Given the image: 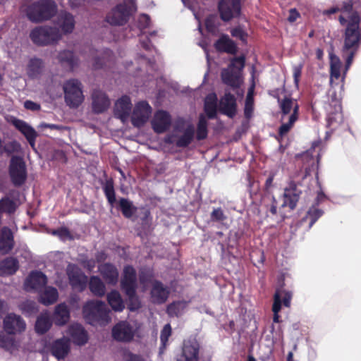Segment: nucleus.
I'll return each mask as SVG.
<instances>
[{
    "label": "nucleus",
    "instance_id": "1",
    "mask_svg": "<svg viewBox=\"0 0 361 361\" xmlns=\"http://www.w3.org/2000/svg\"><path fill=\"white\" fill-rule=\"evenodd\" d=\"M341 62L338 57L333 54H330V84L331 88L328 92L329 97L331 99L329 104L326 107V111L331 114L333 111L331 107L334 109L336 118L341 120V99L342 96L344 75L341 78Z\"/></svg>",
    "mask_w": 361,
    "mask_h": 361
},
{
    "label": "nucleus",
    "instance_id": "2",
    "mask_svg": "<svg viewBox=\"0 0 361 361\" xmlns=\"http://www.w3.org/2000/svg\"><path fill=\"white\" fill-rule=\"evenodd\" d=\"M57 5L54 0H23L20 11L32 23L47 21L57 13Z\"/></svg>",
    "mask_w": 361,
    "mask_h": 361
},
{
    "label": "nucleus",
    "instance_id": "3",
    "mask_svg": "<svg viewBox=\"0 0 361 361\" xmlns=\"http://www.w3.org/2000/svg\"><path fill=\"white\" fill-rule=\"evenodd\" d=\"M347 27L345 32L343 54L346 56L345 71L350 66L353 56L357 51L360 39L361 27H360V16L357 13L348 16Z\"/></svg>",
    "mask_w": 361,
    "mask_h": 361
},
{
    "label": "nucleus",
    "instance_id": "4",
    "mask_svg": "<svg viewBox=\"0 0 361 361\" xmlns=\"http://www.w3.org/2000/svg\"><path fill=\"white\" fill-rule=\"evenodd\" d=\"M109 313V310L105 303L100 300H90L82 308L84 318L92 325L108 324L111 320Z\"/></svg>",
    "mask_w": 361,
    "mask_h": 361
},
{
    "label": "nucleus",
    "instance_id": "5",
    "mask_svg": "<svg viewBox=\"0 0 361 361\" xmlns=\"http://www.w3.org/2000/svg\"><path fill=\"white\" fill-rule=\"evenodd\" d=\"M279 105L281 110L279 134L283 136L289 132L298 120L299 106L297 101L290 97H285L281 100Z\"/></svg>",
    "mask_w": 361,
    "mask_h": 361
},
{
    "label": "nucleus",
    "instance_id": "6",
    "mask_svg": "<svg viewBox=\"0 0 361 361\" xmlns=\"http://www.w3.org/2000/svg\"><path fill=\"white\" fill-rule=\"evenodd\" d=\"M29 37L37 46H48L57 44L62 36L56 27L39 25L30 30Z\"/></svg>",
    "mask_w": 361,
    "mask_h": 361
},
{
    "label": "nucleus",
    "instance_id": "7",
    "mask_svg": "<svg viewBox=\"0 0 361 361\" xmlns=\"http://www.w3.org/2000/svg\"><path fill=\"white\" fill-rule=\"evenodd\" d=\"M121 288L128 297L130 310H135L140 306V302L135 295L136 273L130 266L125 267L123 278L121 279Z\"/></svg>",
    "mask_w": 361,
    "mask_h": 361
},
{
    "label": "nucleus",
    "instance_id": "8",
    "mask_svg": "<svg viewBox=\"0 0 361 361\" xmlns=\"http://www.w3.org/2000/svg\"><path fill=\"white\" fill-rule=\"evenodd\" d=\"M64 99L66 104L71 108L79 106L84 101L82 87L76 79L66 80L63 85Z\"/></svg>",
    "mask_w": 361,
    "mask_h": 361
},
{
    "label": "nucleus",
    "instance_id": "9",
    "mask_svg": "<svg viewBox=\"0 0 361 361\" xmlns=\"http://www.w3.org/2000/svg\"><path fill=\"white\" fill-rule=\"evenodd\" d=\"M136 11L135 0H124L106 16V21L113 25L125 23L128 17Z\"/></svg>",
    "mask_w": 361,
    "mask_h": 361
},
{
    "label": "nucleus",
    "instance_id": "10",
    "mask_svg": "<svg viewBox=\"0 0 361 361\" xmlns=\"http://www.w3.org/2000/svg\"><path fill=\"white\" fill-rule=\"evenodd\" d=\"M152 108L146 101H139L134 104L130 116L133 126L142 127L150 118Z\"/></svg>",
    "mask_w": 361,
    "mask_h": 361
},
{
    "label": "nucleus",
    "instance_id": "11",
    "mask_svg": "<svg viewBox=\"0 0 361 361\" xmlns=\"http://www.w3.org/2000/svg\"><path fill=\"white\" fill-rule=\"evenodd\" d=\"M136 329L128 322L121 321L112 329L113 338L121 342H130L134 338Z\"/></svg>",
    "mask_w": 361,
    "mask_h": 361
},
{
    "label": "nucleus",
    "instance_id": "12",
    "mask_svg": "<svg viewBox=\"0 0 361 361\" xmlns=\"http://www.w3.org/2000/svg\"><path fill=\"white\" fill-rule=\"evenodd\" d=\"M240 11V0H221L219 3L220 16L224 21H228L238 16Z\"/></svg>",
    "mask_w": 361,
    "mask_h": 361
},
{
    "label": "nucleus",
    "instance_id": "13",
    "mask_svg": "<svg viewBox=\"0 0 361 361\" xmlns=\"http://www.w3.org/2000/svg\"><path fill=\"white\" fill-rule=\"evenodd\" d=\"M10 176L14 185H20L26 178L25 164L23 160L18 157L11 159L10 164Z\"/></svg>",
    "mask_w": 361,
    "mask_h": 361
},
{
    "label": "nucleus",
    "instance_id": "14",
    "mask_svg": "<svg viewBox=\"0 0 361 361\" xmlns=\"http://www.w3.org/2000/svg\"><path fill=\"white\" fill-rule=\"evenodd\" d=\"M4 329L8 334H16L24 331L26 324L23 318L13 313L7 314L3 322Z\"/></svg>",
    "mask_w": 361,
    "mask_h": 361
},
{
    "label": "nucleus",
    "instance_id": "15",
    "mask_svg": "<svg viewBox=\"0 0 361 361\" xmlns=\"http://www.w3.org/2000/svg\"><path fill=\"white\" fill-rule=\"evenodd\" d=\"M200 345L194 338H188L183 342L182 354L177 361H198Z\"/></svg>",
    "mask_w": 361,
    "mask_h": 361
},
{
    "label": "nucleus",
    "instance_id": "16",
    "mask_svg": "<svg viewBox=\"0 0 361 361\" xmlns=\"http://www.w3.org/2000/svg\"><path fill=\"white\" fill-rule=\"evenodd\" d=\"M132 110L131 99L128 96L124 95L118 99L114 106V113L116 118L123 123L128 121Z\"/></svg>",
    "mask_w": 361,
    "mask_h": 361
},
{
    "label": "nucleus",
    "instance_id": "17",
    "mask_svg": "<svg viewBox=\"0 0 361 361\" xmlns=\"http://www.w3.org/2000/svg\"><path fill=\"white\" fill-rule=\"evenodd\" d=\"M67 274L70 283L74 289L82 291L87 282V277L75 265L69 264L67 267Z\"/></svg>",
    "mask_w": 361,
    "mask_h": 361
},
{
    "label": "nucleus",
    "instance_id": "18",
    "mask_svg": "<svg viewBox=\"0 0 361 361\" xmlns=\"http://www.w3.org/2000/svg\"><path fill=\"white\" fill-rule=\"evenodd\" d=\"M47 283V277L41 271H32L24 282V288L27 291H38Z\"/></svg>",
    "mask_w": 361,
    "mask_h": 361
},
{
    "label": "nucleus",
    "instance_id": "19",
    "mask_svg": "<svg viewBox=\"0 0 361 361\" xmlns=\"http://www.w3.org/2000/svg\"><path fill=\"white\" fill-rule=\"evenodd\" d=\"M92 106L94 112L100 114L110 106V100L106 94L100 90H94L92 94Z\"/></svg>",
    "mask_w": 361,
    "mask_h": 361
},
{
    "label": "nucleus",
    "instance_id": "20",
    "mask_svg": "<svg viewBox=\"0 0 361 361\" xmlns=\"http://www.w3.org/2000/svg\"><path fill=\"white\" fill-rule=\"evenodd\" d=\"M171 123V116L166 111H158L154 116L152 126L156 133H161L166 130Z\"/></svg>",
    "mask_w": 361,
    "mask_h": 361
},
{
    "label": "nucleus",
    "instance_id": "21",
    "mask_svg": "<svg viewBox=\"0 0 361 361\" xmlns=\"http://www.w3.org/2000/svg\"><path fill=\"white\" fill-rule=\"evenodd\" d=\"M56 25L61 35L63 34L66 35L73 31L75 20L72 14L67 12H61L57 18Z\"/></svg>",
    "mask_w": 361,
    "mask_h": 361
},
{
    "label": "nucleus",
    "instance_id": "22",
    "mask_svg": "<svg viewBox=\"0 0 361 361\" xmlns=\"http://www.w3.org/2000/svg\"><path fill=\"white\" fill-rule=\"evenodd\" d=\"M219 111L230 118H233L236 114V102L233 95L226 93L220 99L219 104Z\"/></svg>",
    "mask_w": 361,
    "mask_h": 361
},
{
    "label": "nucleus",
    "instance_id": "23",
    "mask_svg": "<svg viewBox=\"0 0 361 361\" xmlns=\"http://www.w3.org/2000/svg\"><path fill=\"white\" fill-rule=\"evenodd\" d=\"M12 123L25 135L30 146L32 148H35V139L37 135L35 129L29 126L27 123L20 119L13 118L12 120Z\"/></svg>",
    "mask_w": 361,
    "mask_h": 361
},
{
    "label": "nucleus",
    "instance_id": "24",
    "mask_svg": "<svg viewBox=\"0 0 361 361\" xmlns=\"http://www.w3.org/2000/svg\"><path fill=\"white\" fill-rule=\"evenodd\" d=\"M52 355L58 360L65 358L70 350L69 341L66 338H61L55 341L49 348Z\"/></svg>",
    "mask_w": 361,
    "mask_h": 361
},
{
    "label": "nucleus",
    "instance_id": "25",
    "mask_svg": "<svg viewBox=\"0 0 361 361\" xmlns=\"http://www.w3.org/2000/svg\"><path fill=\"white\" fill-rule=\"evenodd\" d=\"M195 129L192 125L188 124L180 135H173L170 139V142H174L178 147L188 146L192 140Z\"/></svg>",
    "mask_w": 361,
    "mask_h": 361
},
{
    "label": "nucleus",
    "instance_id": "26",
    "mask_svg": "<svg viewBox=\"0 0 361 361\" xmlns=\"http://www.w3.org/2000/svg\"><path fill=\"white\" fill-rule=\"evenodd\" d=\"M98 269L100 274L107 283L115 285L118 282V271L114 265L106 263L100 264Z\"/></svg>",
    "mask_w": 361,
    "mask_h": 361
},
{
    "label": "nucleus",
    "instance_id": "27",
    "mask_svg": "<svg viewBox=\"0 0 361 361\" xmlns=\"http://www.w3.org/2000/svg\"><path fill=\"white\" fill-rule=\"evenodd\" d=\"M169 290L159 281L153 283L151 290V298L154 303L161 304L166 302L169 297Z\"/></svg>",
    "mask_w": 361,
    "mask_h": 361
},
{
    "label": "nucleus",
    "instance_id": "28",
    "mask_svg": "<svg viewBox=\"0 0 361 361\" xmlns=\"http://www.w3.org/2000/svg\"><path fill=\"white\" fill-rule=\"evenodd\" d=\"M68 334L71 337L73 343L77 345H83L88 340L87 332L82 326L78 324H74L69 326Z\"/></svg>",
    "mask_w": 361,
    "mask_h": 361
},
{
    "label": "nucleus",
    "instance_id": "29",
    "mask_svg": "<svg viewBox=\"0 0 361 361\" xmlns=\"http://www.w3.org/2000/svg\"><path fill=\"white\" fill-rule=\"evenodd\" d=\"M300 192L296 188L295 185H291L288 188H286L283 193V207H289L293 209L298 201Z\"/></svg>",
    "mask_w": 361,
    "mask_h": 361
},
{
    "label": "nucleus",
    "instance_id": "30",
    "mask_svg": "<svg viewBox=\"0 0 361 361\" xmlns=\"http://www.w3.org/2000/svg\"><path fill=\"white\" fill-rule=\"evenodd\" d=\"M13 246V235L9 228L4 227L0 231V250L3 254L8 253Z\"/></svg>",
    "mask_w": 361,
    "mask_h": 361
},
{
    "label": "nucleus",
    "instance_id": "31",
    "mask_svg": "<svg viewBox=\"0 0 361 361\" xmlns=\"http://www.w3.org/2000/svg\"><path fill=\"white\" fill-rule=\"evenodd\" d=\"M44 71L43 61L37 58L31 59L27 65V74L31 78H39Z\"/></svg>",
    "mask_w": 361,
    "mask_h": 361
},
{
    "label": "nucleus",
    "instance_id": "32",
    "mask_svg": "<svg viewBox=\"0 0 361 361\" xmlns=\"http://www.w3.org/2000/svg\"><path fill=\"white\" fill-rule=\"evenodd\" d=\"M19 268L18 261L14 257H8L0 262V276L12 275Z\"/></svg>",
    "mask_w": 361,
    "mask_h": 361
},
{
    "label": "nucleus",
    "instance_id": "33",
    "mask_svg": "<svg viewBox=\"0 0 361 361\" xmlns=\"http://www.w3.org/2000/svg\"><path fill=\"white\" fill-rule=\"evenodd\" d=\"M70 313L66 305L61 303L55 308L54 319L55 324L59 326L65 324L69 319Z\"/></svg>",
    "mask_w": 361,
    "mask_h": 361
},
{
    "label": "nucleus",
    "instance_id": "34",
    "mask_svg": "<svg viewBox=\"0 0 361 361\" xmlns=\"http://www.w3.org/2000/svg\"><path fill=\"white\" fill-rule=\"evenodd\" d=\"M52 321L47 312H42L37 319L35 331L37 334H43L51 326Z\"/></svg>",
    "mask_w": 361,
    "mask_h": 361
},
{
    "label": "nucleus",
    "instance_id": "35",
    "mask_svg": "<svg viewBox=\"0 0 361 361\" xmlns=\"http://www.w3.org/2000/svg\"><path fill=\"white\" fill-rule=\"evenodd\" d=\"M58 60L61 63L71 68H73L78 65V59L69 50L61 51L58 55Z\"/></svg>",
    "mask_w": 361,
    "mask_h": 361
},
{
    "label": "nucleus",
    "instance_id": "36",
    "mask_svg": "<svg viewBox=\"0 0 361 361\" xmlns=\"http://www.w3.org/2000/svg\"><path fill=\"white\" fill-rule=\"evenodd\" d=\"M216 48L230 54H235L237 47L235 43L226 35H223L215 44Z\"/></svg>",
    "mask_w": 361,
    "mask_h": 361
},
{
    "label": "nucleus",
    "instance_id": "37",
    "mask_svg": "<svg viewBox=\"0 0 361 361\" xmlns=\"http://www.w3.org/2000/svg\"><path fill=\"white\" fill-rule=\"evenodd\" d=\"M107 300L113 310L121 312L125 305L120 293L116 290H112L107 295Z\"/></svg>",
    "mask_w": 361,
    "mask_h": 361
},
{
    "label": "nucleus",
    "instance_id": "38",
    "mask_svg": "<svg viewBox=\"0 0 361 361\" xmlns=\"http://www.w3.org/2000/svg\"><path fill=\"white\" fill-rule=\"evenodd\" d=\"M90 291L96 296L102 297L106 293L104 283L98 276H91L89 281Z\"/></svg>",
    "mask_w": 361,
    "mask_h": 361
},
{
    "label": "nucleus",
    "instance_id": "39",
    "mask_svg": "<svg viewBox=\"0 0 361 361\" xmlns=\"http://www.w3.org/2000/svg\"><path fill=\"white\" fill-rule=\"evenodd\" d=\"M223 81L232 87H237L240 83V74L231 69H224L221 72Z\"/></svg>",
    "mask_w": 361,
    "mask_h": 361
},
{
    "label": "nucleus",
    "instance_id": "40",
    "mask_svg": "<svg viewBox=\"0 0 361 361\" xmlns=\"http://www.w3.org/2000/svg\"><path fill=\"white\" fill-rule=\"evenodd\" d=\"M217 109V97L214 93H211L207 96L204 100V111L209 118H213L216 116Z\"/></svg>",
    "mask_w": 361,
    "mask_h": 361
},
{
    "label": "nucleus",
    "instance_id": "41",
    "mask_svg": "<svg viewBox=\"0 0 361 361\" xmlns=\"http://www.w3.org/2000/svg\"><path fill=\"white\" fill-rule=\"evenodd\" d=\"M351 9H352V4L350 1H348V2L344 3L341 9H339L338 7H334L331 9L324 11V13L331 14V13H334L336 11L341 10V11L342 12V14L339 17V21H340L341 24L344 25V23H346L348 20V19H346V18H348V16H349L353 13H351Z\"/></svg>",
    "mask_w": 361,
    "mask_h": 361
},
{
    "label": "nucleus",
    "instance_id": "42",
    "mask_svg": "<svg viewBox=\"0 0 361 361\" xmlns=\"http://www.w3.org/2000/svg\"><path fill=\"white\" fill-rule=\"evenodd\" d=\"M58 298V291L53 287H47L40 295L41 302L47 305L55 302Z\"/></svg>",
    "mask_w": 361,
    "mask_h": 361
},
{
    "label": "nucleus",
    "instance_id": "43",
    "mask_svg": "<svg viewBox=\"0 0 361 361\" xmlns=\"http://www.w3.org/2000/svg\"><path fill=\"white\" fill-rule=\"evenodd\" d=\"M119 206L123 214L127 218L131 217L137 210L132 202L124 198L120 200Z\"/></svg>",
    "mask_w": 361,
    "mask_h": 361
},
{
    "label": "nucleus",
    "instance_id": "44",
    "mask_svg": "<svg viewBox=\"0 0 361 361\" xmlns=\"http://www.w3.org/2000/svg\"><path fill=\"white\" fill-rule=\"evenodd\" d=\"M186 307L185 302L178 301L171 304L167 308V312L171 316H178L184 312Z\"/></svg>",
    "mask_w": 361,
    "mask_h": 361
},
{
    "label": "nucleus",
    "instance_id": "45",
    "mask_svg": "<svg viewBox=\"0 0 361 361\" xmlns=\"http://www.w3.org/2000/svg\"><path fill=\"white\" fill-rule=\"evenodd\" d=\"M253 91H254V85H252L247 94L245 105V116L247 118L251 117L253 111Z\"/></svg>",
    "mask_w": 361,
    "mask_h": 361
},
{
    "label": "nucleus",
    "instance_id": "46",
    "mask_svg": "<svg viewBox=\"0 0 361 361\" xmlns=\"http://www.w3.org/2000/svg\"><path fill=\"white\" fill-rule=\"evenodd\" d=\"M207 135V123L205 117L203 115L200 116L198 125H197V138L198 140L204 139Z\"/></svg>",
    "mask_w": 361,
    "mask_h": 361
},
{
    "label": "nucleus",
    "instance_id": "47",
    "mask_svg": "<svg viewBox=\"0 0 361 361\" xmlns=\"http://www.w3.org/2000/svg\"><path fill=\"white\" fill-rule=\"evenodd\" d=\"M113 58L112 52L107 50L104 52V56H102V61L100 62V59H95L92 63V66L94 68H102L103 65L107 66V63H110L112 61Z\"/></svg>",
    "mask_w": 361,
    "mask_h": 361
},
{
    "label": "nucleus",
    "instance_id": "48",
    "mask_svg": "<svg viewBox=\"0 0 361 361\" xmlns=\"http://www.w3.org/2000/svg\"><path fill=\"white\" fill-rule=\"evenodd\" d=\"M20 308L22 312L27 315H31L37 311L35 302L32 301H25L23 302L20 305Z\"/></svg>",
    "mask_w": 361,
    "mask_h": 361
},
{
    "label": "nucleus",
    "instance_id": "49",
    "mask_svg": "<svg viewBox=\"0 0 361 361\" xmlns=\"http://www.w3.org/2000/svg\"><path fill=\"white\" fill-rule=\"evenodd\" d=\"M0 207L1 212L11 213L15 210L16 208L14 202L8 198L2 199L0 200Z\"/></svg>",
    "mask_w": 361,
    "mask_h": 361
},
{
    "label": "nucleus",
    "instance_id": "50",
    "mask_svg": "<svg viewBox=\"0 0 361 361\" xmlns=\"http://www.w3.org/2000/svg\"><path fill=\"white\" fill-rule=\"evenodd\" d=\"M277 293L279 294L280 303L281 304V299H283L284 306L289 307L290 305L292 293L290 291L282 289L277 290L274 295H276Z\"/></svg>",
    "mask_w": 361,
    "mask_h": 361
},
{
    "label": "nucleus",
    "instance_id": "51",
    "mask_svg": "<svg viewBox=\"0 0 361 361\" xmlns=\"http://www.w3.org/2000/svg\"><path fill=\"white\" fill-rule=\"evenodd\" d=\"M245 65V59L243 57L235 58L231 63L228 69L234 71L240 74V71L243 68Z\"/></svg>",
    "mask_w": 361,
    "mask_h": 361
},
{
    "label": "nucleus",
    "instance_id": "52",
    "mask_svg": "<svg viewBox=\"0 0 361 361\" xmlns=\"http://www.w3.org/2000/svg\"><path fill=\"white\" fill-rule=\"evenodd\" d=\"M0 347L12 351L15 348V343L12 339L0 334Z\"/></svg>",
    "mask_w": 361,
    "mask_h": 361
},
{
    "label": "nucleus",
    "instance_id": "53",
    "mask_svg": "<svg viewBox=\"0 0 361 361\" xmlns=\"http://www.w3.org/2000/svg\"><path fill=\"white\" fill-rule=\"evenodd\" d=\"M281 303L279 301V294L277 293L276 295H274V301L273 304L272 310L274 312V322L276 323L279 322V312L281 310Z\"/></svg>",
    "mask_w": 361,
    "mask_h": 361
},
{
    "label": "nucleus",
    "instance_id": "54",
    "mask_svg": "<svg viewBox=\"0 0 361 361\" xmlns=\"http://www.w3.org/2000/svg\"><path fill=\"white\" fill-rule=\"evenodd\" d=\"M171 334V328L170 324H167L164 326L160 336L161 342L164 347L166 345L168 339L170 337Z\"/></svg>",
    "mask_w": 361,
    "mask_h": 361
},
{
    "label": "nucleus",
    "instance_id": "55",
    "mask_svg": "<svg viewBox=\"0 0 361 361\" xmlns=\"http://www.w3.org/2000/svg\"><path fill=\"white\" fill-rule=\"evenodd\" d=\"M104 192L109 203L112 204L116 201L115 192L112 184L107 183L104 187Z\"/></svg>",
    "mask_w": 361,
    "mask_h": 361
},
{
    "label": "nucleus",
    "instance_id": "56",
    "mask_svg": "<svg viewBox=\"0 0 361 361\" xmlns=\"http://www.w3.org/2000/svg\"><path fill=\"white\" fill-rule=\"evenodd\" d=\"M322 215V212L315 207L311 208L308 212V216L311 218L310 227H311L315 221Z\"/></svg>",
    "mask_w": 361,
    "mask_h": 361
},
{
    "label": "nucleus",
    "instance_id": "57",
    "mask_svg": "<svg viewBox=\"0 0 361 361\" xmlns=\"http://www.w3.org/2000/svg\"><path fill=\"white\" fill-rule=\"evenodd\" d=\"M51 233L54 235H58L63 240L71 238L70 232L66 228H61L58 230H54Z\"/></svg>",
    "mask_w": 361,
    "mask_h": 361
},
{
    "label": "nucleus",
    "instance_id": "58",
    "mask_svg": "<svg viewBox=\"0 0 361 361\" xmlns=\"http://www.w3.org/2000/svg\"><path fill=\"white\" fill-rule=\"evenodd\" d=\"M231 35L234 37L239 38L243 42H245L246 40V34L240 27L233 29L231 30Z\"/></svg>",
    "mask_w": 361,
    "mask_h": 361
},
{
    "label": "nucleus",
    "instance_id": "59",
    "mask_svg": "<svg viewBox=\"0 0 361 361\" xmlns=\"http://www.w3.org/2000/svg\"><path fill=\"white\" fill-rule=\"evenodd\" d=\"M212 219L214 221H222L225 219L223 211L218 208L213 210L212 213Z\"/></svg>",
    "mask_w": 361,
    "mask_h": 361
},
{
    "label": "nucleus",
    "instance_id": "60",
    "mask_svg": "<svg viewBox=\"0 0 361 361\" xmlns=\"http://www.w3.org/2000/svg\"><path fill=\"white\" fill-rule=\"evenodd\" d=\"M24 106L27 109H30L32 111H37L40 109V106L32 101L27 100L24 102Z\"/></svg>",
    "mask_w": 361,
    "mask_h": 361
},
{
    "label": "nucleus",
    "instance_id": "61",
    "mask_svg": "<svg viewBox=\"0 0 361 361\" xmlns=\"http://www.w3.org/2000/svg\"><path fill=\"white\" fill-rule=\"evenodd\" d=\"M301 75V67L300 66H295L293 68V77L294 81L296 85H298L299 78Z\"/></svg>",
    "mask_w": 361,
    "mask_h": 361
},
{
    "label": "nucleus",
    "instance_id": "62",
    "mask_svg": "<svg viewBox=\"0 0 361 361\" xmlns=\"http://www.w3.org/2000/svg\"><path fill=\"white\" fill-rule=\"evenodd\" d=\"M140 24L142 27H146L149 25V18L147 15H142L140 17Z\"/></svg>",
    "mask_w": 361,
    "mask_h": 361
},
{
    "label": "nucleus",
    "instance_id": "63",
    "mask_svg": "<svg viewBox=\"0 0 361 361\" xmlns=\"http://www.w3.org/2000/svg\"><path fill=\"white\" fill-rule=\"evenodd\" d=\"M127 361H146L142 357L130 353L128 355Z\"/></svg>",
    "mask_w": 361,
    "mask_h": 361
},
{
    "label": "nucleus",
    "instance_id": "64",
    "mask_svg": "<svg viewBox=\"0 0 361 361\" xmlns=\"http://www.w3.org/2000/svg\"><path fill=\"white\" fill-rule=\"evenodd\" d=\"M298 16H299L298 13L295 10L291 9L290 11V13H289V16L288 17V20L290 23H293V22L296 20V19L298 18Z\"/></svg>",
    "mask_w": 361,
    "mask_h": 361
}]
</instances>
